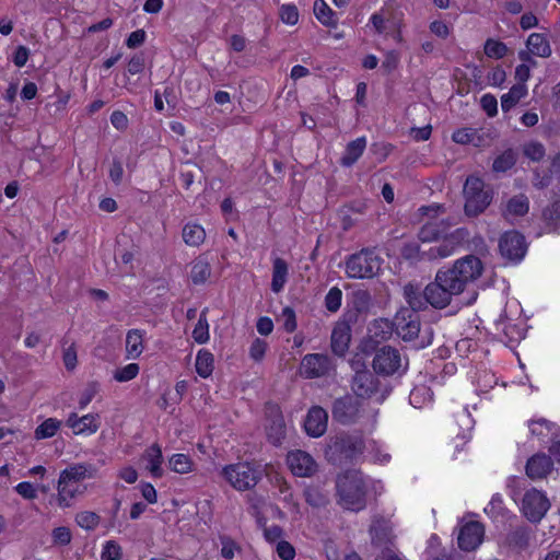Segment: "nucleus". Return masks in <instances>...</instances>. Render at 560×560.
Instances as JSON below:
<instances>
[{
    "label": "nucleus",
    "mask_w": 560,
    "mask_h": 560,
    "mask_svg": "<svg viewBox=\"0 0 560 560\" xmlns=\"http://www.w3.org/2000/svg\"><path fill=\"white\" fill-rule=\"evenodd\" d=\"M336 489L340 506L353 512L365 509L368 483L362 471L349 469L338 475Z\"/></svg>",
    "instance_id": "f257e3e1"
},
{
    "label": "nucleus",
    "mask_w": 560,
    "mask_h": 560,
    "mask_svg": "<svg viewBox=\"0 0 560 560\" xmlns=\"http://www.w3.org/2000/svg\"><path fill=\"white\" fill-rule=\"evenodd\" d=\"M360 435L340 432L331 436L325 448V457L332 465H343L353 460L364 451Z\"/></svg>",
    "instance_id": "f03ea898"
},
{
    "label": "nucleus",
    "mask_w": 560,
    "mask_h": 560,
    "mask_svg": "<svg viewBox=\"0 0 560 560\" xmlns=\"http://www.w3.org/2000/svg\"><path fill=\"white\" fill-rule=\"evenodd\" d=\"M442 271L450 278L453 288H456L462 294L481 277L483 264L477 256L467 255L457 259L451 268L442 269Z\"/></svg>",
    "instance_id": "7ed1b4c3"
},
{
    "label": "nucleus",
    "mask_w": 560,
    "mask_h": 560,
    "mask_svg": "<svg viewBox=\"0 0 560 560\" xmlns=\"http://www.w3.org/2000/svg\"><path fill=\"white\" fill-rule=\"evenodd\" d=\"M223 477L236 490L245 491L254 488L262 477L259 465L248 462L228 465L222 470Z\"/></svg>",
    "instance_id": "20e7f679"
},
{
    "label": "nucleus",
    "mask_w": 560,
    "mask_h": 560,
    "mask_svg": "<svg viewBox=\"0 0 560 560\" xmlns=\"http://www.w3.org/2000/svg\"><path fill=\"white\" fill-rule=\"evenodd\" d=\"M466 202L465 213L468 217H477L482 213L492 201V191L485 189V183L476 176H468L463 189Z\"/></svg>",
    "instance_id": "39448f33"
},
{
    "label": "nucleus",
    "mask_w": 560,
    "mask_h": 560,
    "mask_svg": "<svg viewBox=\"0 0 560 560\" xmlns=\"http://www.w3.org/2000/svg\"><path fill=\"white\" fill-rule=\"evenodd\" d=\"M382 259L373 249L363 248L346 261V273L352 279H370L381 270Z\"/></svg>",
    "instance_id": "423d86ee"
},
{
    "label": "nucleus",
    "mask_w": 560,
    "mask_h": 560,
    "mask_svg": "<svg viewBox=\"0 0 560 560\" xmlns=\"http://www.w3.org/2000/svg\"><path fill=\"white\" fill-rule=\"evenodd\" d=\"M459 294L458 290L453 288V283L442 269L436 272L434 281L425 285L428 304L438 310L448 306L452 302V298Z\"/></svg>",
    "instance_id": "0eeeda50"
},
{
    "label": "nucleus",
    "mask_w": 560,
    "mask_h": 560,
    "mask_svg": "<svg viewBox=\"0 0 560 560\" xmlns=\"http://www.w3.org/2000/svg\"><path fill=\"white\" fill-rule=\"evenodd\" d=\"M362 404L355 396L347 394L342 397L336 398L331 406L332 419L342 424L350 425L361 417Z\"/></svg>",
    "instance_id": "6e6552de"
},
{
    "label": "nucleus",
    "mask_w": 560,
    "mask_h": 560,
    "mask_svg": "<svg viewBox=\"0 0 560 560\" xmlns=\"http://www.w3.org/2000/svg\"><path fill=\"white\" fill-rule=\"evenodd\" d=\"M499 252L504 259L520 262L527 253L525 236L515 230L504 232L499 238Z\"/></svg>",
    "instance_id": "1a4fd4ad"
},
{
    "label": "nucleus",
    "mask_w": 560,
    "mask_h": 560,
    "mask_svg": "<svg viewBox=\"0 0 560 560\" xmlns=\"http://www.w3.org/2000/svg\"><path fill=\"white\" fill-rule=\"evenodd\" d=\"M550 501L544 492L532 488L523 497L522 512L529 522L539 523L550 509Z\"/></svg>",
    "instance_id": "9d476101"
},
{
    "label": "nucleus",
    "mask_w": 560,
    "mask_h": 560,
    "mask_svg": "<svg viewBox=\"0 0 560 560\" xmlns=\"http://www.w3.org/2000/svg\"><path fill=\"white\" fill-rule=\"evenodd\" d=\"M467 236L468 232L465 229H456L450 233H444L438 245L431 246L427 249L429 260L443 259L452 256L466 241Z\"/></svg>",
    "instance_id": "9b49d317"
},
{
    "label": "nucleus",
    "mask_w": 560,
    "mask_h": 560,
    "mask_svg": "<svg viewBox=\"0 0 560 560\" xmlns=\"http://www.w3.org/2000/svg\"><path fill=\"white\" fill-rule=\"evenodd\" d=\"M400 352L390 346H383L376 350L372 366L376 374L389 376L399 372L402 366Z\"/></svg>",
    "instance_id": "f8f14e48"
},
{
    "label": "nucleus",
    "mask_w": 560,
    "mask_h": 560,
    "mask_svg": "<svg viewBox=\"0 0 560 560\" xmlns=\"http://www.w3.org/2000/svg\"><path fill=\"white\" fill-rule=\"evenodd\" d=\"M335 364L331 358L323 353L306 354L300 365V373L305 378H318L328 375Z\"/></svg>",
    "instance_id": "ddd939ff"
},
{
    "label": "nucleus",
    "mask_w": 560,
    "mask_h": 560,
    "mask_svg": "<svg viewBox=\"0 0 560 560\" xmlns=\"http://www.w3.org/2000/svg\"><path fill=\"white\" fill-rule=\"evenodd\" d=\"M394 325L396 334L405 341L415 340L420 332L419 315L407 307H402L396 313Z\"/></svg>",
    "instance_id": "4468645a"
},
{
    "label": "nucleus",
    "mask_w": 560,
    "mask_h": 560,
    "mask_svg": "<svg viewBox=\"0 0 560 560\" xmlns=\"http://www.w3.org/2000/svg\"><path fill=\"white\" fill-rule=\"evenodd\" d=\"M380 380L368 369L354 373L351 380V389L354 396L360 399H369L378 392Z\"/></svg>",
    "instance_id": "2eb2a0df"
},
{
    "label": "nucleus",
    "mask_w": 560,
    "mask_h": 560,
    "mask_svg": "<svg viewBox=\"0 0 560 560\" xmlns=\"http://www.w3.org/2000/svg\"><path fill=\"white\" fill-rule=\"evenodd\" d=\"M485 527L480 522L470 521L459 529L457 542L464 551L476 550L483 540Z\"/></svg>",
    "instance_id": "dca6fc26"
},
{
    "label": "nucleus",
    "mask_w": 560,
    "mask_h": 560,
    "mask_svg": "<svg viewBox=\"0 0 560 560\" xmlns=\"http://www.w3.org/2000/svg\"><path fill=\"white\" fill-rule=\"evenodd\" d=\"M287 463L292 474L298 477H311L318 468L314 458L301 450L289 452Z\"/></svg>",
    "instance_id": "f3484780"
},
{
    "label": "nucleus",
    "mask_w": 560,
    "mask_h": 560,
    "mask_svg": "<svg viewBox=\"0 0 560 560\" xmlns=\"http://www.w3.org/2000/svg\"><path fill=\"white\" fill-rule=\"evenodd\" d=\"M348 319L340 320L336 323L331 337H330V347L332 352L338 357H343L348 349L349 343L351 341V327Z\"/></svg>",
    "instance_id": "a211bd4d"
},
{
    "label": "nucleus",
    "mask_w": 560,
    "mask_h": 560,
    "mask_svg": "<svg viewBox=\"0 0 560 560\" xmlns=\"http://www.w3.org/2000/svg\"><path fill=\"white\" fill-rule=\"evenodd\" d=\"M327 422V411L319 406H314L307 412L306 419L304 421V428L308 435L313 438H319L326 432Z\"/></svg>",
    "instance_id": "6ab92c4d"
},
{
    "label": "nucleus",
    "mask_w": 560,
    "mask_h": 560,
    "mask_svg": "<svg viewBox=\"0 0 560 560\" xmlns=\"http://www.w3.org/2000/svg\"><path fill=\"white\" fill-rule=\"evenodd\" d=\"M525 468L526 475L530 479H542L551 472L553 462L550 456L544 453H537L528 458Z\"/></svg>",
    "instance_id": "aec40b11"
},
{
    "label": "nucleus",
    "mask_w": 560,
    "mask_h": 560,
    "mask_svg": "<svg viewBox=\"0 0 560 560\" xmlns=\"http://www.w3.org/2000/svg\"><path fill=\"white\" fill-rule=\"evenodd\" d=\"M370 534L373 545L381 547L382 549L386 546L393 547L392 525L389 521L384 517H375L373 520L370 527Z\"/></svg>",
    "instance_id": "412c9836"
},
{
    "label": "nucleus",
    "mask_w": 560,
    "mask_h": 560,
    "mask_svg": "<svg viewBox=\"0 0 560 560\" xmlns=\"http://www.w3.org/2000/svg\"><path fill=\"white\" fill-rule=\"evenodd\" d=\"M404 298L409 305V311L418 314L420 311L428 308V300L425 296V288L422 289L420 284L408 282L404 285Z\"/></svg>",
    "instance_id": "4be33fe9"
},
{
    "label": "nucleus",
    "mask_w": 560,
    "mask_h": 560,
    "mask_svg": "<svg viewBox=\"0 0 560 560\" xmlns=\"http://www.w3.org/2000/svg\"><path fill=\"white\" fill-rule=\"evenodd\" d=\"M372 298L366 290H357L352 293L351 304L353 311H348L345 318L349 322L355 323L359 314H366L371 307Z\"/></svg>",
    "instance_id": "5701e85b"
},
{
    "label": "nucleus",
    "mask_w": 560,
    "mask_h": 560,
    "mask_svg": "<svg viewBox=\"0 0 560 560\" xmlns=\"http://www.w3.org/2000/svg\"><path fill=\"white\" fill-rule=\"evenodd\" d=\"M450 229V223L444 220L429 221L421 226L418 237L421 242H439L444 233Z\"/></svg>",
    "instance_id": "b1692460"
},
{
    "label": "nucleus",
    "mask_w": 560,
    "mask_h": 560,
    "mask_svg": "<svg viewBox=\"0 0 560 560\" xmlns=\"http://www.w3.org/2000/svg\"><path fill=\"white\" fill-rule=\"evenodd\" d=\"M366 148L365 137L357 138L350 141L345 150L343 155L340 159V164L346 167L352 166L363 154Z\"/></svg>",
    "instance_id": "393cba45"
},
{
    "label": "nucleus",
    "mask_w": 560,
    "mask_h": 560,
    "mask_svg": "<svg viewBox=\"0 0 560 560\" xmlns=\"http://www.w3.org/2000/svg\"><path fill=\"white\" fill-rule=\"evenodd\" d=\"M148 462L147 469L151 472L154 478H161L163 476V455L162 450L158 443L152 444L143 455Z\"/></svg>",
    "instance_id": "a878e982"
},
{
    "label": "nucleus",
    "mask_w": 560,
    "mask_h": 560,
    "mask_svg": "<svg viewBox=\"0 0 560 560\" xmlns=\"http://www.w3.org/2000/svg\"><path fill=\"white\" fill-rule=\"evenodd\" d=\"M288 264L284 259L277 257L272 265L271 290L275 293L282 291L288 280Z\"/></svg>",
    "instance_id": "bb28decb"
},
{
    "label": "nucleus",
    "mask_w": 560,
    "mask_h": 560,
    "mask_svg": "<svg viewBox=\"0 0 560 560\" xmlns=\"http://www.w3.org/2000/svg\"><path fill=\"white\" fill-rule=\"evenodd\" d=\"M80 485L73 480L59 477L58 481V502L60 506H70V500L79 492Z\"/></svg>",
    "instance_id": "cd10ccee"
},
{
    "label": "nucleus",
    "mask_w": 560,
    "mask_h": 560,
    "mask_svg": "<svg viewBox=\"0 0 560 560\" xmlns=\"http://www.w3.org/2000/svg\"><path fill=\"white\" fill-rule=\"evenodd\" d=\"M530 539V528L528 526H517L506 536V542L510 547L524 550L528 547Z\"/></svg>",
    "instance_id": "c85d7f7f"
},
{
    "label": "nucleus",
    "mask_w": 560,
    "mask_h": 560,
    "mask_svg": "<svg viewBox=\"0 0 560 560\" xmlns=\"http://www.w3.org/2000/svg\"><path fill=\"white\" fill-rule=\"evenodd\" d=\"M527 47L529 51L539 57H549L551 47L544 34L533 33L527 38Z\"/></svg>",
    "instance_id": "c756f323"
},
{
    "label": "nucleus",
    "mask_w": 560,
    "mask_h": 560,
    "mask_svg": "<svg viewBox=\"0 0 560 560\" xmlns=\"http://www.w3.org/2000/svg\"><path fill=\"white\" fill-rule=\"evenodd\" d=\"M314 14L316 19L325 26L336 27L338 18L336 13L327 5L324 0H315Z\"/></svg>",
    "instance_id": "7c9ffc66"
},
{
    "label": "nucleus",
    "mask_w": 560,
    "mask_h": 560,
    "mask_svg": "<svg viewBox=\"0 0 560 560\" xmlns=\"http://www.w3.org/2000/svg\"><path fill=\"white\" fill-rule=\"evenodd\" d=\"M183 240L188 246L198 247L206 238L205 229L196 223H187L183 228Z\"/></svg>",
    "instance_id": "2f4dec72"
},
{
    "label": "nucleus",
    "mask_w": 560,
    "mask_h": 560,
    "mask_svg": "<svg viewBox=\"0 0 560 560\" xmlns=\"http://www.w3.org/2000/svg\"><path fill=\"white\" fill-rule=\"evenodd\" d=\"M527 94L525 84H514L509 93L503 94L501 97V108L503 112H509L514 107L517 102Z\"/></svg>",
    "instance_id": "473e14b6"
},
{
    "label": "nucleus",
    "mask_w": 560,
    "mask_h": 560,
    "mask_svg": "<svg viewBox=\"0 0 560 560\" xmlns=\"http://www.w3.org/2000/svg\"><path fill=\"white\" fill-rule=\"evenodd\" d=\"M400 256L410 264H417L422 260H429L427 249H422L419 244L409 242L402 245Z\"/></svg>",
    "instance_id": "72a5a7b5"
},
{
    "label": "nucleus",
    "mask_w": 560,
    "mask_h": 560,
    "mask_svg": "<svg viewBox=\"0 0 560 560\" xmlns=\"http://www.w3.org/2000/svg\"><path fill=\"white\" fill-rule=\"evenodd\" d=\"M529 210V201L528 198L523 195H516L513 196L511 199H509L506 203V210L504 212V215H515V217H523L525 215Z\"/></svg>",
    "instance_id": "f704fd0d"
},
{
    "label": "nucleus",
    "mask_w": 560,
    "mask_h": 560,
    "mask_svg": "<svg viewBox=\"0 0 560 560\" xmlns=\"http://www.w3.org/2000/svg\"><path fill=\"white\" fill-rule=\"evenodd\" d=\"M211 275V266L203 258H197L191 266L190 279L194 284L205 283Z\"/></svg>",
    "instance_id": "c9c22d12"
},
{
    "label": "nucleus",
    "mask_w": 560,
    "mask_h": 560,
    "mask_svg": "<svg viewBox=\"0 0 560 560\" xmlns=\"http://www.w3.org/2000/svg\"><path fill=\"white\" fill-rule=\"evenodd\" d=\"M94 469L91 465L86 464H77L73 466H70L69 468L61 471L60 477L67 478L68 480H73L75 482H80L81 480L85 479L86 477H92V471Z\"/></svg>",
    "instance_id": "e433bc0d"
},
{
    "label": "nucleus",
    "mask_w": 560,
    "mask_h": 560,
    "mask_svg": "<svg viewBox=\"0 0 560 560\" xmlns=\"http://www.w3.org/2000/svg\"><path fill=\"white\" fill-rule=\"evenodd\" d=\"M516 160V152L513 149H506L494 159L492 170L497 173H504L515 165Z\"/></svg>",
    "instance_id": "4c0bfd02"
},
{
    "label": "nucleus",
    "mask_w": 560,
    "mask_h": 560,
    "mask_svg": "<svg viewBox=\"0 0 560 560\" xmlns=\"http://www.w3.org/2000/svg\"><path fill=\"white\" fill-rule=\"evenodd\" d=\"M213 354L208 350H200L196 358V371L197 373L206 378L212 374L213 371Z\"/></svg>",
    "instance_id": "58836bf2"
},
{
    "label": "nucleus",
    "mask_w": 560,
    "mask_h": 560,
    "mask_svg": "<svg viewBox=\"0 0 560 560\" xmlns=\"http://www.w3.org/2000/svg\"><path fill=\"white\" fill-rule=\"evenodd\" d=\"M143 336L139 329H131L126 336V350L132 358H138L143 351Z\"/></svg>",
    "instance_id": "ea45409f"
},
{
    "label": "nucleus",
    "mask_w": 560,
    "mask_h": 560,
    "mask_svg": "<svg viewBox=\"0 0 560 560\" xmlns=\"http://www.w3.org/2000/svg\"><path fill=\"white\" fill-rule=\"evenodd\" d=\"M542 219L548 232H555L560 226V201H555L542 211Z\"/></svg>",
    "instance_id": "a19ab883"
},
{
    "label": "nucleus",
    "mask_w": 560,
    "mask_h": 560,
    "mask_svg": "<svg viewBox=\"0 0 560 560\" xmlns=\"http://www.w3.org/2000/svg\"><path fill=\"white\" fill-rule=\"evenodd\" d=\"M268 440L273 444L278 445L285 436V424L282 417H276L271 420L267 427Z\"/></svg>",
    "instance_id": "79ce46f5"
},
{
    "label": "nucleus",
    "mask_w": 560,
    "mask_h": 560,
    "mask_svg": "<svg viewBox=\"0 0 560 560\" xmlns=\"http://www.w3.org/2000/svg\"><path fill=\"white\" fill-rule=\"evenodd\" d=\"M395 330L394 319L378 318L373 322L372 329L373 336L378 340L388 339Z\"/></svg>",
    "instance_id": "37998d69"
},
{
    "label": "nucleus",
    "mask_w": 560,
    "mask_h": 560,
    "mask_svg": "<svg viewBox=\"0 0 560 560\" xmlns=\"http://www.w3.org/2000/svg\"><path fill=\"white\" fill-rule=\"evenodd\" d=\"M60 421L55 418L46 419L34 432L36 440H43L54 436L60 428Z\"/></svg>",
    "instance_id": "c03bdc74"
},
{
    "label": "nucleus",
    "mask_w": 560,
    "mask_h": 560,
    "mask_svg": "<svg viewBox=\"0 0 560 560\" xmlns=\"http://www.w3.org/2000/svg\"><path fill=\"white\" fill-rule=\"evenodd\" d=\"M305 501L313 508H323L328 503V497L316 487H308L304 490Z\"/></svg>",
    "instance_id": "a18cd8bd"
},
{
    "label": "nucleus",
    "mask_w": 560,
    "mask_h": 560,
    "mask_svg": "<svg viewBox=\"0 0 560 560\" xmlns=\"http://www.w3.org/2000/svg\"><path fill=\"white\" fill-rule=\"evenodd\" d=\"M207 310L200 313L198 323L192 330V338L198 343H205L209 340V325L206 316Z\"/></svg>",
    "instance_id": "49530a36"
},
{
    "label": "nucleus",
    "mask_w": 560,
    "mask_h": 560,
    "mask_svg": "<svg viewBox=\"0 0 560 560\" xmlns=\"http://www.w3.org/2000/svg\"><path fill=\"white\" fill-rule=\"evenodd\" d=\"M477 138H478V131L475 129H471V128L458 129L452 136L453 141L456 143H460V144L471 143L475 147H479V142L476 141Z\"/></svg>",
    "instance_id": "de8ad7c7"
},
{
    "label": "nucleus",
    "mask_w": 560,
    "mask_h": 560,
    "mask_svg": "<svg viewBox=\"0 0 560 560\" xmlns=\"http://www.w3.org/2000/svg\"><path fill=\"white\" fill-rule=\"evenodd\" d=\"M170 467L172 470L178 474H186L191 469V460L185 454H175L170 458Z\"/></svg>",
    "instance_id": "09e8293b"
},
{
    "label": "nucleus",
    "mask_w": 560,
    "mask_h": 560,
    "mask_svg": "<svg viewBox=\"0 0 560 560\" xmlns=\"http://www.w3.org/2000/svg\"><path fill=\"white\" fill-rule=\"evenodd\" d=\"M77 524L88 530H93L100 524V516L90 511L78 513L75 516Z\"/></svg>",
    "instance_id": "8fccbe9b"
},
{
    "label": "nucleus",
    "mask_w": 560,
    "mask_h": 560,
    "mask_svg": "<svg viewBox=\"0 0 560 560\" xmlns=\"http://www.w3.org/2000/svg\"><path fill=\"white\" fill-rule=\"evenodd\" d=\"M98 418L100 417L96 413H90L81 417L80 420L78 421L79 429L75 431V434H81L86 431H89L90 433H95L100 428Z\"/></svg>",
    "instance_id": "3c124183"
},
{
    "label": "nucleus",
    "mask_w": 560,
    "mask_h": 560,
    "mask_svg": "<svg viewBox=\"0 0 560 560\" xmlns=\"http://www.w3.org/2000/svg\"><path fill=\"white\" fill-rule=\"evenodd\" d=\"M342 291L338 287H332L325 296V307L331 313H336L341 306Z\"/></svg>",
    "instance_id": "603ef678"
},
{
    "label": "nucleus",
    "mask_w": 560,
    "mask_h": 560,
    "mask_svg": "<svg viewBox=\"0 0 560 560\" xmlns=\"http://www.w3.org/2000/svg\"><path fill=\"white\" fill-rule=\"evenodd\" d=\"M508 51V47L504 43L494 40V39H488L485 44V54L490 58H503Z\"/></svg>",
    "instance_id": "864d4df0"
},
{
    "label": "nucleus",
    "mask_w": 560,
    "mask_h": 560,
    "mask_svg": "<svg viewBox=\"0 0 560 560\" xmlns=\"http://www.w3.org/2000/svg\"><path fill=\"white\" fill-rule=\"evenodd\" d=\"M139 373V365L137 363H129L121 369H117L114 373V378L117 382H128L135 378Z\"/></svg>",
    "instance_id": "5fc2aeb1"
},
{
    "label": "nucleus",
    "mask_w": 560,
    "mask_h": 560,
    "mask_svg": "<svg viewBox=\"0 0 560 560\" xmlns=\"http://www.w3.org/2000/svg\"><path fill=\"white\" fill-rule=\"evenodd\" d=\"M524 155L532 161L538 162L545 156V147L537 141H532L524 145Z\"/></svg>",
    "instance_id": "6e6d98bb"
},
{
    "label": "nucleus",
    "mask_w": 560,
    "mask_h": 560,
    "mask_svg": "<svg viewBox=\"0 0 560 560\" xmlns=\"http://www.w3.org/2000/svg\"><path fill=\"white\" fill-rule=\"evenodd\" d=\"M280 18L282 22L294 25L299 21V11L298 8L293 4H283L280 8Z\"/></svg>",
    "instance_id": "4d7b16f0"
},
{
    "label": "nucleus",
    "mask_w": 560,
    "mask_h": 560,
    "mask_svg": "<svg viewBox=\"0 0 560 560\" xmlns=\"http://www.w3.org/2000/svg\"><path fill=\"white\" fill-rule=\"evenodd\" d=\"M121 558V548L115 540H108L102 552V560H119Z\"/></svg>",
    "instance_id": "13d9d810"
},
{
    "label": "nucleus",
    "mask_w": 560,
    "mask_h": 560,
    "mask_svg": "<svg viewBox=\"0 0 560 560\" xmlns=\"http://www.w3.org/2000/svg\"><path fill=\"white\" fill-rule=\"evenodd\" d=\"M481 108L489 117H494L498 114V101L492 94H485L480 100Z\"/></svg>",
    "instance_id": "bf43d9fd"
},
{
    "label": "nucleus",
    "mask_w": 560,
    "mask_h": 560,
    "mask_svg": "<svg viewBox=\"0 0 560 560\" xmlns=\"http://www.w3.org/2000/svg\"><path fill=\"white\" fill-rule=\"evenodd\" d=\"M52 540L56 545L67 546L71 541V532L66 526L56 527L52 530Z\"/></svg>",
    "instance_id": "052dcab7"
},
{
    "label": "nucleus",
    "mask_w": 560,
    "mask_h": 560,
    "mask_svg": "<svg viewBox=\"0 0 560 560\" xmlns=\"http://www.w3.org/2000/svg\"><path fill=\"white\" fill-rule=\"evenodd\" d=\"M98 389L100 385L96 382L89 383L79 400L80 407L84 408L85 406H88L91 402V400L95 397V395L98 393Z\"/></svg>",
    "instance_id": "680f3d73"
},
{
    "label": "nucleus",
    "mask_w": 560,
    "mask_h": 560,
    "mask_svg": "<svg viewBox=\"0 0 560 560\" xmlns=\"http://www.w3.org/2000/svg\"><path fill=\"white\" fill-rule=\"evenodd\" d=\"M266 349H267L266 341L257 338L253 341V343L250 346L249 355L255 361H259L264 358Z\"/></svg>",
    "instance_id": "e2e57ef3"
},
{
    "label": "nucleus",
    "mask_w": 560,
    "mask_h": 560,
    "mask_svg": "<svg viewBox=\"0 0 560 560\" xmlns=\"http://www.w3.org/2000/svg\"><path fill=\"white\" fill-rule=\"evenodd\" d=\"M15 491L21 497H23L24 499H27V500H33L37 497L36 489L34 488V486L31 482H26V481L20 482L15 487Z\"/></svg>",
    "instance_id": "0e129e2a"
},
{
    "label": "nucleus",
    "mask_w": 560,
    "mask_h": 560,
    "mask_svg": "<svg viewBox=\"0 0 560 560\" xmlns=\"http://www.w3.org/2000/svg\"><path fill=\"white\" fill-rule=\"evenodd\" d=\"M192 168H196V165L187 163L186 166L180 172L179 178H180L182 186L185 189H188L191 186V184L194 183L195 175H194Z\"/></svg>",
    "instance_id": "69168bd1"
},
{
    "label": "nucleus",
    "mask_w": 560,
    "mask_h": 560,
    "mask_svg": "<svg viewBox=\"0 0 560 560\" xmlns=\"http://www.w3.org/2000/svg\"><path fill=\"white\" fill-rule=\"evenodd\" d=\"M277 553L282 560H292L295 556V550L290 542L280 541L277 546Z\"/></svg>",
    "instance_id": "338daca9"
},
{
    "label": "nucleus",
    "mask_w": 560,
    "mask_h": 560,
    "mask_svg": "<svg viewBox=\"0 0 560 560\" xmlns=\"http://www.w3.org/2000/svg\"><path fill=\"white\" fill-rule=\"evenodd\" d=\"M144 40L145 32L143 30H137L128 36L126 45L128 48H137L141 46L144 43Z\"/></svg>",
    "instance_id": "774afa93"
}]
</instances>
